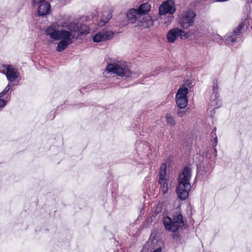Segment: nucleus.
<instances>
[{
  "instance_id": "1",
  "label": "nucleus",
  "mask_w": 252,
  "mask_h": 252,
  "mask_svg": "<svg viewBox=\"0 0 252 252\" xmlns=\"http://www.w3.org/2000/svg\"><path fill=\"white\" fill-rule=\"evenodd\" d=\"M58 25L57 23H53L46 29L45 33L51 38L60 40L56 47V51L59 52L64 51L73 43L74 39L77 38L78 36H76L75 33L76 32L82 34L89 33V28L85 24H78L75 22L63 21L61 22L60 25L66 30H58Z\"/></svg>"
},
{
  "instance_id": "2",
  "label": "nucleus",
  "mask_w": 252,
  "mask_h": 252,
  "mask_svg": "<svg viewBox=\"0 0 252 252\" xmlns=\"http://www.w3.org/2000/svg\"><path fill=\"white\" fill-rule=\"evenodd\" d=\"M191 177V170L189 167H185L179 176L176 192L178 197L181 200H185L189 196L191 188L190 183Z\"/></svg>"
},
{
  "instance_id": "3",
  "label": "nucleus",
  "mask_w": 252,
  "mask_h": 252,
  "mask_svg": "<svg viewBox=\"0 0 252 252\" xmlns=\"http://www.w3.org/2000/svg\"><path fill=\"white\" fill-rule=\"evenodd\" d=\"M106 70L126 78H132L135 75L128 67L126 62L121 60L111 59L107 65Z\"/></svg>"
},
{
  "instance_id": "4",
  "label": "nucleus",
  "mask_w": 252,
  "mask_h": 252,
  "mask_svg": "<svg viewBox=\"0 0 252 252\" xmlns=\"http://www.w3.org/2000/svg\"><path fill=\"white\" fill-rule=\"evenodd\" d=\"M165 228L169 231L175 232L179 231L184 225V220L180 212H176L173 215V221L170 218L165 217L163 219Z\"/></svg>"
},
{
  "instance_id": "5",
  "label": "nucleus",
  "mask_w": 252,
  "mask_h": 252,
  "mask_svg": "<svg viewBox=\"0 0 252 252\" xmlns=\"http://www.w3.org/2000/svg\"><path fill=\"white\" fill-rule=\"evenodd\" d=\"M191 82L190 80H186L178 90L176 95V102L180 109L185 108L188 105V100L187 95L189 92V88L190 87Z\"/></svg>"
},
{
  "instance_id": "6",
  "label": "nucleus",
  "mask_w": 252,
  "mask_h": 252,
  "mask_svg": "<svg viewBox=\"0 0 252 252\" xmlns=\"http://www.w3.org/2000/svg\"><path fill=\"white\" fill-rule=\"evenodd\" d=\"M195 17L196 14L193 11L189 9L184 11L178 16V25L183 30L187 29L193 26Z\"/></svg>"
},
{
  "instance_id": "7",
  "label": "nucleus",
  "mask_w": 252,
  "mask_h": 252,
  "mask_svg": "<svg viewBox=\"0 0 252 252\" xmlns=\"http://www.w3.org/2000/svg\"><path fill=\"white\" fill-rule=\"evenodd\" d=\"M31 6L37 11L38 16H44L51 13V5L46 0H32Z\"/></svg>"
},
{
  "instance_id": "8",
  "label": "nucleus",
  "mask_w": 252,
  "mask_h": 252,
  "mask_svg": "<svg viewBox=\"0 0 252 252\" xmlns=\"http://www.w3.org/2000/svg\"><path fill=\"white\" fill-rule=\"evenodd\" d=\"M172 181V179L166 177V165L164 163L162 164L159 171L158 183L163 194L167 193L168 189L171 186Z\"/></svg>"
},
{
  "instance_id": "9",
  "label": "nucleus",
  "mask_w": 252,
  "mask_h": 252,
  "mask_svg": "<svg viewBox=\"0 0 252 252\" xmlns=\"http://www.w3.org/2000/svg\"><path fill=\"white\" fill-rule=\"evenodd\" d=\"M190 32H187L184 31L182 29L179 28H175L168 31L167 34V39L168 42L173 43L178 37L181 39H186L188 38L190 34Z\"/></svg>"
},
{
  "instance_id": "10",
  "label": "nucleus",
  "mask_w": 252,
  "mask_h": 252,
  "mask_svg": "<svg viewBox=\"0 0 252 252\" xmlns=\"http://www.w3.org/2000/svg\"><path fill=\"white\" fill-rule=\"evenodd\" d=\"M246 23V20L241 23L233 31L232 34L229 33L225 36L224 38L227 44H232L237 41L236 38L246 31L247 27Z\"/></svg>"
},
{
  "instance_id": "11",
  "label": "nucleus",
  "mask_w": 252,
  "mask_h": 252,
  "mask_svg": "<svg viewBox=\"0 0 252 252\" xmlns=\"http://www.w3.org/2000/svg\"><path fill=\"white\" fill-rule=\"evenodd\" d=\"M114 36V32L107 28H104L94 34L93 40L94 42L99 43L111 40Z\"/></svg>"
},
{
  "instance_id": "12",
  "label": "nucleus",
  "mask_w": 252,
  "mask_h": 252,
  "mask_svg": "<svg viewBox=\"0 0 252 252\" xmlns=\"http://www.w3.org/2000/svg\"><path fill=\"white\" fill-rule=\"evenodd\" d=\"M175 11V3L172 0H170L163 2L159 7L160 15H164L166 14H173Z\"/></svg>"
},
{
  "instance_id": "13",
  "label": "nucleus",
  "mask_w": 252,
  "mask_h": 252,
  "mask_svg": "<svg viewBox=\"0 0 252 252\" xmlns=\"http://www.w3.org/2000/svg\"><path fill=\"white\" fill-rule=\"evenodd\" d=\"M19 75L18 70L12 66L8 65L6 67V76L7 80L10 82L17 79Z\"/></svg>"
},
{
  "instance_id": "14",
  "label": "nucleus",
  "mask_w": 252,
  "mask_h": 252,
  "mask_svg": "<svg viewBox=\"0 0 252 252\" xmlns=\"http://www.w3.org/2000/svg\"><path fill=\"white\" fill-rule=\"evenodd\" d=\"M126 15L128 20L132 23L137 22L138 24L142 18L137 9L134 8L130 9Z\"/></svg>"
},
{
  "instance_id": "15",
  "label": "nucleus",
  "mask_w": 252,
  "mask_h": 252,
  "mask_svg": "<svg viewBox=\"0 0 252 252\" xmlns=\"http://www.w3.org/2000/svg\"><path fill=\"white\" fill-rule=\"evenodd\" d=\"M213 93L211 95V105L214 108L217 107L218 99V87L217 82H214L212 85Z\"/></svg>"
},
{
  "instance_id": "16",
  "label": "nucleus",
  "mask_w": 252,
  "mask_h": 252,
  "mask_svg": "<svg viewBox=\"0 0 252 252\" xmlns=\"http://www.w3.org/2000/svg\"><path fill=\"white\" fill-rule=\"evenodd\" d=\"M154 20L149 15H144L142 17L141 20L139 21L138 25L141 26L144 28H149L153 24Z\"/></svg>"
},
{
  "instance_id": "17",
  "label": "nucleus",
  "mask_w": 252,
  "mask_h": 252,
  "mask_svg": "<svg viewBox=\"0 0 252 252\" xmlns=\"http://www.w3.org/2000/svg\"><path fill=\"white\" fill-rule=\"evenodd\" d=\"M112 17V15L110 11L104 12L102 14V18L98 24V26L100 27L104 26L109 22Z\"/></svg>"
},
{
  "instance_id": "18",
  "label": "nucleus",
  "mask_w": 252,
  "mask_h": 252,
  "mask_svg": "<svg viewBox=\"0 0 252 252\" xmlns=\"http://www.w3.org/2000/svg\"><path fill=\"white\" fill-rule=\"evenodd\" d=\"M151 6L149 3L141 4L137 9L141 17L146 15L151 10Z\"/></svg>"
},
{
  "instance_id": "19",
  "label": "nucleus",
  "mask_w": 252,
  "mask_h": 252,
  "mask_svg": "<svg viewBox=\"0 0 252 252\" xmlns=\"http://www.w3.org/2000/svg\"><path fill=\"white\" fill-rule=\"evenodd\" d=\"M212 166L211 165L209 164L208 162H203L202 164H200L198 166V169L200 171H203L205 173H209L212 170Z\"/></svg>"
},
{
  "instance_id": "20",
  "label": "nucleus",
  "mask_w": 252,
  "mask_h": 252,
  "mask_svg": "<svg viewBox=\"0 0 252 252\" xmlns=\"http://www.w3.org/2000/svg\"><path fill=\"white\" fill-rule=\"evenodd\" d=\"M10 88V83H9L7 86L4 89V90L1 93H0V98L4 99L6 100V102H7V99L8 97V94L7 93L9 91Z\"/></svg>"
},
{
  "instance_id": "21",
  "label": "nucleus",
  "mask_w": 252,
  "mask_h": 252,
  "mask_svg": "<svg viewBox=\"0 0 252 252\" xmlns=\"http://www.w3.org/2000/svg\"><path fill=\"white\" fill-rule=\"evenodd\" d=\"M166 120L167 124L172 126L176 125V121L174 118L170 114H167L166 116Z\"/></svg>"
},
{
  "instance_id": "22",
  "label": "nucleus",
  "mask_w": 252,
  "mask_h": 252,
  "mask_svg": "<svg viewBox=\"0 0 252 252\" xmlns=\"http://www.w3.org/2000/svg\"><path fill=\"white\" fill-rule=\"evenodd\" d=\"M173 16H169L168 17H167V21H165V24L167 26H168L170 24V23H171V22L172 21L173 19Z\"/></svg>"
},
{
  "instance_id": "23",
  "label": "nucleus",
  "mask_w": 252,
  "mask_h": 252,
  "mask_svg": "<svg viewBox=\"0 0 252 252\" xmlns=\"http://www.w3.org/2000/svg\"><path fill=\"white\" fill-rule=\"evenodd\" d=\"M186 114V111L185 110H179L178 111V114L180 117L184 116Z\"/></svg>"
},
{
  "instance_id": "24",
  "label": "nucleus",
  "mask_w": 252,
  "mask_h": 252,
  "mask_svg": "<svg viewBox=\"0 0 252 252\" xmlns=\"http://www.w3.org/2000/svg\"><path fill=\"white\" fill-rule=\"evenodd\" d=\"M6 105V100L0 98V108H3Z\"/></svg>"
},
{
  "instance_id": "25",
  "label": "nucleus",
  "mask_w": 252,
  "mask_h": 252,
  "mask_svg": "<svg viewBox=\"0 0 252 252\" xmlns=\"http://www.w3.org/2000/svg\"><path fill=\"white\" fill-rule=\"evenodd\" d=\"M215 145L214 146V147H216V145H217V138L216 137L215 138ZM214 153H215V156L216 157L217 156V149L214 147Z\"/></svg>"
},
{
  "instance_id": "26",
  "label": "nucleus",
  "mask_w": 252,
  "mask_h": 252,
  "mask_svg": "<svg viewBox=\"0 0 252 252\" xmlns=\"http://www.w3.org/2000/svg\"><path fill=\"white\" fill-rule=\"evenodd\" d=\"M217 36L218 37V38H220V37L219 36V35H217Z\"/></svg>"
},
{
  "instance_id": "27",
  "label": "nucleus",
  "mask_w": 252,
  "mask_h": 252,
  "mask_svg": "<svg viewBox=\"0 0 252 252\" xmlns=\"http://www.w3.org/2000/svg\"><path fill=\"white\" fill-rule=\"evenodd\" d=\"M252 2V0H251L250 2Z\"/></svg>"
}]
</instances>
